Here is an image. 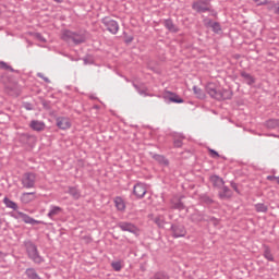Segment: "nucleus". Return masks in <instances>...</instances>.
I'll return each instance as SVG.
<instances>
[{
    "label": "nucleus",
    "mask_w": 279,
    "mask_h": 279,
    "mask_svg": "<svg viewBox=\"0 0 279 279\" xmlns=\"http://www.w3.org/2000/svg\"><path fill=\"white\" fill-rule=\"evenodd\" d=\"M43 106H44V108L46 109V110H49L51 107L49 106V101H47V100H43Z\"/></svg>",
    "instance_id": "45"
},
{
    "label": "nucleus",
    "mask_w": 279,
    "mask_h": 279,
    "mask_svg": "<svg viewBox=\"0 0 279 279\" xmlns=\"http://www.w3.org/2000/svg\"><path fill=\"white\" fill-rule=\"evenodd\" d=\"M29 128L34 130V132H45V122L38 121V120H33L29 123Z\"/></svg>",
    "instance_id": "17"
},
{
    "label": "nucleus",
    "mask_w": 279,
    "mask_h": 279,
    "mask_svg": "<svg viewBox=\"0 0 279 279\" xmlns=\"http://www.w3.org/2000/svg\"><path fill=\"white\" fill-rule=\"evenodd\" d=\"M172 208H173V210H184V208H186V206L182 202V197L179 198L178 202L172 203Z\"/></svg>",
    "instance_id": "30"
},
{
    "label": "nucleus",
    "mask_w": 279,
    "mask_h": 279,
    "mask_svg": "<svg viewBox=\"0 0 279 279\" xmlns=\"http://www.w3.org/2000/svg\"><path fill=\"white\" fill-rule=\"evenodd\" d=\"M54 3H62L64 0H53Z\"/></svg>",
    "instance_id": "51"
},
{
    "label": "nucleus",
    "mask_w": 279,
    "mask_h": 279,
    "mask_svg": "<svg viewBox=\"0 0 279 279\" xmlns=\"http://www.w3.org/2000/svg\"><path fill=\"white\" fill-rule=\"evenodd\" d=\"M206 93L209 94L211 99H216L217 101H226L228 99H232V96L234 95L232 93V89H218L217 85L209 83L206 86Z\"/></svg>",
    "instance_id": "1"
},
{
    "label": "nucleus",
    "mask_w": 279,
    "mask_h": 279,
    "mask_svg": "<svg viewBox=\"0 0 279 279\" xmlns=\"http://www.w3.org/2000/svg\"><path fill=\"white\" fill-rule=\"evenodd\" d=\"M255 210L256 213H267V210H269V207H267V205L263 203H258L255 205Z\"/></svg>",
    "instance_id": "32"
},
{
    "label": "nucleus",
    "mask_w": 279,
    "mask_h": 279,
    "mask_svg": "<svg viewBox=\"0 0 279 279\" xmlns=\"http://www.w3.org/2000/svg\"><path fill=\"white\" fill-rule=\"evenodd\" d=\"M182 140H184V136H182V135L174 136L173 146L178 147V148L182 147V145H183Z\"/></svg>",
    "instance_id": "34"
},
{
    "label": "nucleus",
    "mask_w": 279,
    "mask_h": 279,
    "mask_svg": "<svg viewBox=\"0 0 279 279\" xmlns=\"http://www.w3.org/2000/svg\"><path fill=\"white\" fill-rule=\"evenodd\" d=\"M255 3H257V5H267L271 3V0H255Z\"/></svg>",
    "instance_id": "40"
},
{
    "label": "nucleus",
    "mask_w": 279,
    "mask_h": 279,
    "mask_svg": "<svg viewBox=\"0 0 279 279\" xmlns=\"http://www.w3.org/2000/svg\"><path fill=\"white\" fill-rule=\"evenodd\" d=\"M114 204L118 210H121V211L125 210V202H123V198L121 196H117L114 198Z\"/></svg>",
    "instance_id": "27"
},
{
    "label": "nucleus",
    "mask_w": 279,
    "mask_h": 279,
    "mask_svg": "<svg viewBox=\"0 0 279 279\" xmlns=\"http://www.w3.org/2000/svg\"><path fill=\"white\" fill-rule=\"evenodd\" d=\"M264 258L266 260H269L270 263H274L276 259L274 258V254H271V248L268 245H264Z\"/></svg>",
    "instance_id": "22"
},
{
    "label": "nucleus",
    "mask_w": 279,
    "mask_h": 279,
    "mask_svg": "<svg viewBox=\"0 0 279 279\" xmlns=\"http://www.w3.org/2000/svg\"><path fill=\"white\" fill-rule=\"evenodd\" d=\"M205 27H210L214 34H221V24L219 22H213V20H204Z\"/></svg>",
    "instance_id": "14"
},
{
    "label": "nucleus",
    "mask_w": 279,
    "mask_h": 279,
    "mask_svg": "<svg viewBox=\"0 0 279 279\" xmlns=\"http://www.w3.org/2000/svg\"><path fill=\"white\" fill-rule=\"evenodd\" d=\"M170 232L173 239H180L182 236H186V227H184V225L181 223H172Z\"/></svg>",
    "instance_id": "6"
},
{
    "label": "nucleus",
    "mask_w": 279,
    "mask_h": 279,
    "mask_svg": "<svg viewBox=\"0 0 279 279\" xmlns=\"http://www.w3.org/2000/svg\"><path fill=\"white\" fill-rule=\"evenodd\" d=\"M146 194H147V187L145 186L144 183H137L134 185L133 195H135L137 199H143V197H145Z\"/></svg>",
    "instance_id": "11"
},
{
    "label": "nucleus",
    "mask_w": 279,
    "mask_h": 279,
    "mask_svg": "<svg viewBox=\"0 0 279 279\" xmlns=\"http://www.w3.org/2000/svg\"><path fill=\"white\" fill-rule=\"evenodd\" d=\"M41 80H44V82H46V84H51V80H49V77H46L44 73H38L37 74Z\"/></svg>",
    "instance_id": "41"
},
{
    "label": "nucleus",
    "mask_w": 279,
    "mask_h": 279,
    "mask_svg": "<svg viewBox=\"0 0 279 279\" xmlns=\"http://www.w3.org/2000/svg\"><path fill=\"white\" fill-rule=\"evenodd\" d=\"M15 219H22L24 223H29L31 226H39V223H43L40 220H36L32 218L29 215L22 213V211H16V215L13 216Z\"/></svg>",
    "instance_id": "8"
},
{
    "label": "nucleus",
    "mask_w": 279,
    "mask_h": 279,
    "mask_svg": "<svg viewBox=\"0 0 279 279\" xmlns=\"http://www.w3.org/2000/svg\"><path fill=\"white\" fill-rule=\"evenodd\" d=\"M0 69H2V71H10L11 73H21V71L14 70L11 65L5 63V61H0Z\"/></svg>",
    "instance_id": "28"
},
{
    "label": "nucleus",
    "mask_w": 279,
    "mask_h": 279,
    "mask_svg": "<svg viewBox=\"0 0 279 279\" xmlns=\"http://www.w3.org/2000/svg\"><path fill=\"white\" fill-rule=\"evenodd\" d=\"M0 16H1V9H0Z\"/></svg>",
    "instance_id": "54"
},
{
    "label": "nucleus",
    "mask_w": 279,
    "mask_h": 279,
    "mask_svg": "<svg viewBox=\"0 0 279 279\" xmlns=\"http://www.w3.org/2000/svg\"><path fill=\"white\" fill-rule=\"evenodd\" d=\"M84 64H88V59H84Z\"/></svg>",
    "instance_id": "52"
},
{
    "label": "nucleus",
    "mask_w": 279,
    "mask_h": 279,
    "mask_svg": "<svg viewBox=\"0 0 279 279\" xmlns=\"http://www.w3.org/2000/svg\"><path fill=\"white\" fill-rule=\"evenodd\" d=\"M154 223H156L158 228H165V219H162L160 216L154 218Z\"/></svg>",
    "instance_id": "35"
},
{
    "label": "nucleus",
    "mask_w": 279,
    "mask_h": 279,
    "mask_svg": "<svg viewBox=\"0 0 279 279\" xmlns=\"http://www.w3.org/2000/svg\"><path fill=\"white\" fill-rule=\"evenodd\" d=\"M35 37L37 38V40H40V43H45V37H43L40 33H36Z\"/></svg>",
    "instance_id": "43"
},
{
    "label": "nucleus",
    "mask_w": 279,
    "mask_h": 279,
    "mask_svg": "<svg viewBox=\"0 0 279 279\" xmlns=\"http://www.w3.org/2000/svg\"><path fill=\"white\" fill-rule=\"evenodd\" d=\"M56 124L59 130H69L71 128V119L66 117H59L56 119Z\"/></svg>",
    "instance_id": "13"
},
{
    "label": "nucleus",
    "mask_w": 279,
    "mask_h": 279,
    "mask_svg": "<svg viewBox=\"0 0 279 279\" xmlns=\"http://www.w3.org/2000/svg\"><path fill=\"white\" fill-rule=\"evenodd\" d=\"M193 90H194V95H196L198 99H204L206 97V94H204V90H202V88L195 85L193 86Z\"/></svg>",
    "instance_id": "31"
},
{
    "label": "nucleus",
    "mask_w": 279,
    "mask_h": 279,
    "mask_svg": "<svg viewBox=\"0 0 279 279\" xmlns=\"http://www.w3.org/2000/svg\"><path fill=\"white\" fill-rule=\"evenodd\" d=\"M32 138H34V136H32L27 133L20 135V141H21V143H24V145H27V143H29V141H32Z\"/></svg>",
    "instance_id": "33"
},
{
    "label": "nucleus",
    "mask_w": 279,
    "mask_h": 279,
    "mask_svg": "<svg viewBox=\"0 0 279 279\" xmlns=\"http://www.w3.org/2000/svg\"><path fill=\"white\" fill-rule=\"evenodd\" d=\"M207 223H213V226H215V228H217V226H219V219L215 218L214 216H207Z\"/></svg>",
    "instance_id": "36"
},
{
    "label": "nucleus",
    "mask_w": 279,
    "mask_h": 279,
    "mask_svg": "<svg viewBox=\"0 0 279 279\" xmlns=\"http://www.w3.org/2000/svg\"><path fill=\"white\" fill-rule=\"evenodd\" d=\"M24 247L31 260H34L37 265L43 263V257L40 256V253H38V246H36L34 242L31 240L24 241Z\"/></svg>",
    "instance_id": "3"
},
{
    "label": "nucleus",
    "mask_w": 279,
    "mask_h": 279,
    "mask_svg": "<svg viewBox=\"0 0 279 279\" xmlns=\"http://www.w3.org/2000/svg\"><path fill=\"white\" fill-rule=\"evenodd\" d=\"M1 226H3V220L0 219V228H1Z\"/></svg>",
    "instance_id": "53"
},
{
    "label": "nucleus",
    "mask_w": 279,
    "mask_h": 279,
    "mask_svg": "<svg viewBox=\"0 0 279 279\" xmlns=\"http://www.w3.org/2000/svg\"><path fill=\"white\" fill-rule=\"evenodd\" d=\"M153 158L154 160L159 162V165H165V167H169V159H167L165 156L155 154Z\"/></svg>",
    "instance_id": "23"
},
{
    "label": "nucleus",
    "mask_w": 279,
    "mask_h": 279,
    "mask_svg": "<svg viewBox=\"0 0 279 279\" xmlns=\"http://www.w3.org/2000/svg\"><path fill=\"white\" fill-rule=\"evenodd\" d=\"M134 88L137 90V93L140 95H145V90L141 89V87L138 85H136L135 83H133Z\"/></svg>",
    "instance_id": "42"
},
{
    "label": "nucleus",
    "mask_w": 279,
    "mask_h": 279,
    "mask_svg": "<svg viewBox=\"0 0 279 279\" xmlns=\"http://www.w3.org/2000/svg\"><path fill=\"white\" fill-rule=\"evenodd\" d=\"M111 267L114 269V271H121V269H123L121 262H112Z\"/></svg>",
    "instance_id": "38"
},
{
    "label": "nucleus",
    "mask_w": 279,
    "mask_h": 279,
    "mask_svg": "<svg viewBox=\"0 0 279 279\" xmlns=\"http://www.w3.org/2000/svg\"><path fill=\"white\" fill-rule=\"evenodd\" d=\"M25 275L28 279H43L40 276H38V272H36L35 268H27L25 270Z\"/></svg>",
    "instance_id": "25"
},
{
    "label": "nucleus",
    "mask_w": 279,
    "mask_h": 279,
    "mask_svg": "<svg viewBox=\"0 0 279 279\" xmlns=\"http://www.w3.org/2000/svg\"><path fill=\"white\" fill-rule=\"evenodd\" d=\"M154 279H170L169 275L166 272L159 271L154 275Z\"/></svg>",
    "instance_id": "37"
},
{
    "label": "nucleus",
    "mask_w": 279,
    "mask_h": 279,
    "mask_svg": "<svg viewBox=\"0 0 279 279\" xmlns=\"http://www.w3.org/2000/svg\"><path fill=\"white\" fill-rule=\"evenodd\" d=\"M163 99L169 101V104H184V99L180 95L169 90L163 93Z\"/></svg>",
    "instance_id": "9"
},
{
    "label": "nucleus",
    "mask_w": 279,
    "mask_h": 279,
    "mask_svg": "<svg viewBox=\"0 0 279 279\" xmlns=\"http://www.w3.org/2000/svg\"><path fill=\"white\" fill-rule=\"evenodd\" d=\"M28 195H36V193L35 192L24 193L23 197H28Z\"/></svg>",
    "instance_id": "49"
},
{
    "label": "nucleus",
    "mask_w": 279,
    "mask_h": 279,
    "mask_svg": "<svg viewBox=\"0 0 279 279\" xmlns=\"http://www.w3.org/2000/svg\"><path fill=\"white\" fill-rule=\"evenodd\" d=\"M231 187L233 189V191H235V193H239V185L234 183V181L231 182Z\"/></svg>",
    "instance_id": "44"
},
{
    "label": "nucleus",
    "mask_w": 279,
    "mask_h": 279,
    "mask_svg": "<svg viewBox=\"0 0 279 279\" xmlns=\"http://www.w3.org/2000/svg\"><path fill=\"white\" fill-rule=\"evenodd\" d=\"M21 182L24 189H34V186H36V173L34 172L24 173L22 175Z\"/></svg>",
    "instance_id": "5"
},
{
    "label": "nucleus",
    "mask_w": 279,
    "mask_h": 279,
    "mask_svg": "<svg viewBox=\"0 0 279 279\" xmlns=\"http://www.w3.org/2000/svg\"><path fill=\"white\" fill-rule=\"evenodd\" d=\"M267 180H269V182H274V180H276V182H278V177L275 175H268Z\"/></svg>",
    "instance_id": "46"
},
{
    "label": "nucleus",
    "mask_w": 279,
    "mask_h": 279,
    "mask_svg": "<svg viewBox=\"0 0 279 279\" xmlns=\"http://www.w3.org/2000/svg\"><path fill=\"white\" fill-rule=\"evenodd\" d=\"M254 2H256V0H253Z\"/></svg>",
    "instance_id": "55"
},
{
    "label": "nucleus",
    "mask_w": 279,
    "mask_h": 279,
    "mask_svg": "<svg viewBox=\"0 0 279 279\" xmlns=\"http://www.w3.org/2000/svg\"><path fill=\"white\" fill-rule=\"evenodd\" d=\"M62 40L65 43H74V45H82L86 43V31H78V32H73V31H64L62 34Z\"/></svg>",
    "instance_id": "2"
},
{
    "label": "nucleus",
    "mask_w": 279,
    "mask_h": 279,
    "mask_svg": "<svg viewBox=\"0 0 279 279\" xmlns=\"http://www.w3.org/2000/svg\"><path fill=\"white\" fill-rule=\"evenodd\" d=\"M3 203L5 204L7 208H12V210L19 209V205L14 201H11L8 197H4Z\"/></svg>",
    "instance_id": "29"
},
{
    "label": "nucleus",
    "mask_w": 279,
    "mask_h": 279,
    "mask_svg": "<svg viewBox=\"0 0 279 279\" xmlns=\"http://www.w3.org/2000/svg\"><path fill=\"white\" fill-rule=\"evenodd\" d=\"M210 1L211 0H196L193 2L192 8L195 10V12H211V16H217V12L210 9Z\"/></svg>",
    "instance_id": "4"
},
{
    "label": "nucleus",
    "mask_w": 279,
    "mask_h": 279,
    "mask_svg": "<svg viewBox=\"0 0 279 279\" xmlns=\"http://www.w3.org/2000/svg\"><path fill=\"white\" fill-rule=\"evenodd\" d=\"M266 128L268 130H276V128H279V120L278 119H269L265 123Z\"/></svg>",
    "instance_id": "26"
},
{
    "label": "nucleus",
    "mask_w": 279,
    "mask_h": 279,
    "mask_svg": "<svg viewBox=\"0 0 279 279\" xmlns=\"http://www.w3.org/2000/svg\"><path fill=\"white\" fill-rule=\"evenodd\" d=\"M0 145H1V140H0Z\"/></svg>",
    "instance_id": "56"
},
{
    "label": "nucleus",
    "mask_w": 279,
    "mask_h": 279,
    "mask_svg": "<svg viewBox=\"0 0 279 279\" xmlns=\"http://www.w3.org/2000/svg\"><path fill=\"white\" fill-rule=\"evenodd\" d=\"M190 219L193 223H202V221H208V215L196 209L190 216Z\"/></svg>",
    "instance_id": "12"
},
{
    "label": "nucleus",
    "mask_w": 279,
    "mask_h": 279,
    "mask_svg": "<svg viewBox=\"0 0 279 279\" xmlns=\"http://www.w3.org/2000/svg\"><path fill=\"white\" fill-rule=\"evenodd\" d=\"M25 108H26V110H33L32 104H26V105H25Z\"/></svg>",
    "instance_id": "50"
},
{
    "label": "nucleus",
    "mask_w": 279,
    "mask_h": 279,
    "mask_svg": "<svg viewBox=\"0 0 279 279\" xmlns=\"http://www.w3.org/2000/svg\"><path fill=\"white\" fill-rule=\"evenodd\" d=\"M198 199H199V202H202V204H206V206H213V204H215V199H213L207 194H201L198 196Z\"/></svg>",
    "instance_id": "21"
},
{
    "label": "nucleus",
    "mask_w": 279,
    "mask_h": 279,
    "mask_svg": "<svg viewBox=\"0 0 279 279\" xmlns=\"http://www.w3.org/2000/svg\"><path fill=\"white\" fill-rule=\"evenodd\" d=\"M132 40H134V37H128V38L124 40V43H125L126 45H130V43H132Z\"/></svg>",
    "instance_id": "48"
},
{
    "label": "nucleus",
    "mask_w": 279,
    "mask_h": 279,
    "mask_svg": "<svg viewBox=\"0 0 279 279\" xmlns=\"http://www.w3.org/2000/svg\"><path fill=\"white\" fill-rule=\"evenodd\" d=\"M274 12L279 16V2L277 3V7H274Z\"/></svg>",
    "instance_id": "47"
},
{
    "label": "nucleus",
    "mask_w": 279,
    "mask_h": 279,
    "mask_svg": "<svg viewBox=\"0 0 279 279\" xmlns=\"http://www.w3.org/2000/svg\"><path fill=\"white\" fill-rule=\"evenodd\" d=\"M240 77H242L244 80V82H245V84H247V86H252V85L256 84V78L252 74H250L245 71L240 72Z\"/></svg>",
    "instance_id": "16"
},
{
    "label": "nucleus",
    "mask_w": 279,
    "mask_h": 279,
    "mask_svg": "<svg viewBox=\"0 0 279 279\" xmlns=\"http://www.w3.org/2000/svg\"><path fill=\"white\" fill-rule=\"evenodd\" d=\"M163 26L168 32H171V34H178L180 32V28L173 24V20L167 19L163 21Z\"/></svg>",
    "instance_id": "15"
},
{
    "label": "nucleus",
    "mask_w": 279,
    "mask_h": 279,
    "mask_svg": "<svg viewBox=\"0 0 279 279\" xmlns=\"http://www.w3.org/2000/svg\"><path fill=\"white\" fill-rule=\"evenodd\" d=\"M101 23L105 25L107 32H110V34L114 35L119 33V23L117 21L104 17Z\"/></svg>",
    "instance_id": "7"
},
{
    "label": "nucleus",
    "mask_w": 279,
    "mask_h": 279,
    "mask_svg": "<svg viewBox=\"0 0 279 279\" xmlns=\"http://www.w3.org/2000/svg\"><path fill=\"white\" fill-rule=\"evenodd\" d=\"M209 180H210L213 186H215V189H221L223 186V184H226V181H223V179H221L217 174L211 175Z\"/></svg>",
    "instance_id": "18"
},
{
    "label": "nucleus",
    "mask_w": 279,
    "mask_h": 279,
    "mask_svg": "<svg viewBox=\"0 0 279 279\" xmlns=\"http://www.w3.org/2000/svg\"><path fill=\"white\" fill-rule=\"evenodd\" d=\"M68 193L73 197V199H80L82 197V192L76 186H69L68 187Z\"/></svg>",
    "instance_id": "20"
},
{
    "label": "nucleus",
    "mask_w": 279,
    "mask_h": 279,
    "mask_svg": "<svg viewBox=\"0 0 279 279\" xmlns=\"http://www.w3.org/2000/svg\"><path fill=\"white\" fill-rule=\"evenodd\" d=\"M208 153H209L211 158H220L219 153L217 150L213 149V148H208Z\"/></svg>",
    "instance_id": "39"
},
{
    "label": "nucleus",
    "mask_w": 279,
    "mask_h": 279,
    "mask_svg": "<svg viewBox=\"0 0 279 279\" xmlns=\"http://www.w3.org/2000/svg\"><path fill=\"white\" fill-rule=\"evenodd\" d=\"M220 199H230L232 197V190L230 187L222 185V191L218 193Z\"/></svg>",
    "instance_id": "19"
},
{
    "label": "nucleus",
    "mask_w": 279,
    "mask_h": 279,
    "mask_svg": "<svg viewBox=\"0 0 279 279\" xmlns=\"http://www.w3.org/2000/svg\"><path fill=\"white\" fill-rule=\"evenodd\" d=\"M118 228H120L122 232H131V234H138V228H136L132 222H119Z\"/></svg>",
    "instance_id": "10"
},
{
    "label": "nucleus",
    "mask_w": 279,
    "mask_h": 279,
    "mask_svg": "<svg viewBox=\"0 0 279 279\" xmlns=\"http://www.w3.org/2000/svg\"><path fill=\"white\" fill-rule=\"evenodd\" d=\"M60 213H63L62 207L52 206L50 211L48 213L49 219H53L56 216L60 215Z\"/></svg>",
    "instance_id": "24"
}]
</instances>
